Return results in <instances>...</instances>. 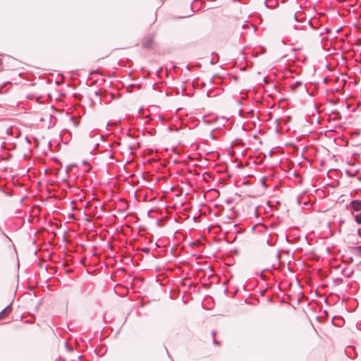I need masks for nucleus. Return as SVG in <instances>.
<instances>
[{
    "label": "nucleus",
    "mask_w": 361,
    "mask_h": 361,
    "mask_svg": "<svg viewBox=\"0 0 361 361\" xmlns=\"http://www.w3.org/2000/svg\"><path fill=\"white\" fill-rule=\"evenodd\" d=\"M145 252L146 253H149V248H145L142 250Z\"/></svg>",
    "instance_id": "ddd939ff"
},
{
    "label": "nucleus",
    "mask_w": 361,
    "mask_h": 361,
    "mask_svg": "<svg viewBox=\"0 0 361 361\" xmlns=\"http://www.w3.org/2000/svg\"><path fill=\"white\" fill-rule=\"evenodd\" d=\"M37 120L41 123V127L44 128H50L55 126L57 119L54 114H36Z\"/></svg>",
    "instance_id": "7ed1b4c3"
},
{
    "label": "nucleus",
    "mask_w": 361,
    "mask_h": 361,
    "mask_svg": "<svg viewBox=\"0 0 361 361\" xmlns=\"http://www.w3.org/2000/svg\"><path fill=\"white\" fill-rule=\"evenodd\" d=\"M202 120L205 123L213 124L214 128L217 129L220 128V126H224L229 120V118H226L224 116H218L216 114H208L203 115Z\"/></svg>",
    "instance_id": "f257e3e1"
},
{
    "label": "nucleus",
    "mask_w": 361,
    "mask_h": 361,
    "mask_svg": "<svg viewBox=\"0 0 361 361\" xmlns=\"http://www.w3.org/2000/svg\"><path fill=\"white\" fill-rule=\"evenodd\" d=\"M142 111V108H140V109H139V111H138V113H141V111Z\"/></svg>",
    "instance_id": "6ab92c4d"
},
{
    "label": "nucleus",
    "mask_w": 361,
    "mask_h": 361,
    "mask_svg": "<svg viewBox=\"0 0 361 361\" xmlns=\"http://www.w3.org/2000/svg\"><path fill=\"white\" fill-rule=\"evenodd\" d=\"M26 140H27V141L28 142H30V140L28 139V137H26Z\"/></svg>",
    "instance_id": "aec40b11"
},
{
    "label": "nucleus",
    "mask_w": 361,
    "mask_h": 361,
    "mask_svg": "<svg viewBox=\"0 0 361 361\" xmlns=\"http://www.w3.org/2000/svg\"><path fill=\"white\" fill-rule=\"evenodd\" d=\"M207 96L208 97H213V95H212V92H207Z\"/></svg>",
    "instance_id": "4468645a"
},
{
    "label": "nucleus",
    "mask_w": 361,
    "mask_h": 361,
    "mask_svg": "<svg viewBox=\"0 0 361 361\" xmlns=\"http://www.w3.org/2000/svg\"><path fill=\"white\" fill-rule=\"evenodd\" d=\"M167 114H158V117H159V119L161 120V121H164L166 120V116Z\"/></svg>",
    "instance_id": "f8f14e48"
},
{
    "label": "nucleus",
    "mask_w": 361,
    "mask_h": 361,
    "mask_svg": "<svg viewBox=\"0 0 361 361\" xmlns=\"http://www.w3.org/2000/svg\"><path fill=\"white\" fill-rule=\"evenodd\" d=\"M215 334H216V332H215V331H213V332H212V335H213V336H215Z\"/></svg>",
    "instance_id": "412c9836"
},
{
    "label": "nucleus",
    "mask_w": 361,
    "mask_h": 361,
    "mask_svg": "<svg viewBox=\"0 0 361 361\" xmlns=\"http://www.w3.org/2000/svg\"><path fill=\"white\" fill-rule=\"evenodd\" d=\"M325 115L328 116L327 120L329 121V119H331V118L335 119L338 114H325Z\"/></svg>",
    "instance_id": "9b49d317"
},
{
    "label": "nucleus",
    "mask_w": 361,
    "mask_h": 361,
    "mask_svg": "<svg viewBox=\"0 0 361 361\" xmlns=\"http://www.w3.org/2000/svg\"><path fill=\"white\" fill-rule=\"evenodd\" d=\"M302 16L303 13L301 12H296L294 13V19L298 22V24L294 25V29L305 30H307V28L312 29L310 25V20H307L306 18L302 17Z\"/></svg>",
    "instance_id": "f03ea898"
},
{
    "label": "nucleus",
    "mask_w": 361,
    "mask_h": 361,
    "mask_svg": "<svg viewBox=\"0 0 361 361\" xmlns=\"http://www.w3.org/2000/svg\"><path fill=\"white\" fill-rule=\"evenodd\" d=\"M354 217L355 222L358 224H361V213L355 214Z\"/></svg>",
    "instance_id": "9d476101"
},
{
    "label": "nucleus",
    "mask_w": 361,
    "mask_h": 361,
    "mask_svg": "<svg viewBox=\"0 0 361 361\" xmlns=\"http://www.w3.org/2000/svg\"><path fill=\"white\" fill-rule=\"evenodd\" d=\"M238 113H239V114H241V113H244V112H243V111L242 109H239V110H238Z\"/></svg>",
    "instance_id": "dca6fc26"
},
{
    "label": "nucleus",
    "mask_w": 361,
    "mask_h": 361,
    "mask_svg": "<svg viewBox=\"0 0 361 361\" xmlns=\"http://www.w3.org/2000/svg\"><path fill=\"white\" fill-rule=\"evenodd\" d=\"M353 253L354 255L361 257V245L360 246L354 247L353 248Z\"/></svg>",
    "instance_id": "1a4fd4ad"
},
{
    "label": "nucleus",
    "mask_w": 361,
    "mask_h": 361,
    "mask_svg": "<svg viewBox=\"0 0 361 361\" xmlns=\"http://www.w3.org/2000/svg\"><path fill=\"white\" fill-rule=\"evenodd\" d=\"M79 117L73 116V114H65L63 122L67 128H75L79 125Z\"/></svg>",
    "instance_id": "20e7f679"
},
{
    "label": "nucleus",
    "mask_w": 361,
    "mask_h": 361,
    "mask_svg": "<svg viewBox=\"0 0 361 361\" xmlns=\"http://www.w3.org/2000/svg\"><path fill=\"white\" fill-rule=\"evenodd\" d=\"M350 205L352 207L353 211L361 212V200H353L350 202Z\"/></svg>",
    "instance_id": "0eeeda50"
},
{
    "label": "nucleus",
    "mask_w": 361,
    "mask_h": 361,
    "mask_svg": "<svg viewBox=\"0 0 361 361\" xmlns=\"http://www.w3.org/2000/svg\"><path fill=\"white\" fill-rule=\"evenodd\" d=\"M153 42H154L153 36L152 35H147V36L144 37L142 40V46L144 48L151 49V48H152Z\"/></svg>",
    "instance_id": "423d86ee"
},
{
    "label": "nucleus",
    "mask_w": 361,
    "mask_h": 361,
    "mask_svg": "<svg viewBox=\"0 0 361 361\" xmlns=\"http://www.w3.org/2000/svg\"><path fill=\"white\" fill-rule=\"evenodd\" d=\"M214 343L215 345H219V342L217 341H216V340H214Z\"/></svg>",
    "instance_id": "2eb2a0df"
},
{
    "label": "nucleus",
    "mask_w": 361,
    "mask_h": 361,
    "mask_svg": "<svg viewBox=\"0 0 361 361\" xmlns=\"http://www.w3.org/2000/svg\"><path fill=\"white\" fill-rule=\"evenodd\" d=\"M293 92H297L298 90L301 92H307L306 86L300 81H297L290 86Z\"/></svg>",
    "instance_id": "39448f33"
},
{
    "label": "nucleus",
    "mask_w": 361,
    "mask_h": 361,
    "mask_svg": "<svg viewBox=\"0 0 361 361\" xmlns=\"http://www.w3.org/2000/svg\"><path fill=\"white\" fill-rule=\"evenodd\" d=\"M357 106H358V107H360V106H361V102H359V103L357 104Z\"/></svg>",
    "instance_id": "a211bd4d"
},
{
    "label": "nucleus",
    "mask_w": 361,
    "mask_h": 361,
    "mask_svg": "<svg viewBox=\"0 0 361 361\" xmlns=\"http://www.w3.org/2000/svg\"><path fill=\"white\" fill-rule=\"evenodd\" d=\"M247 113L251 114V113H254V111H253V110H251V111H247Z\"/></svg>",
    "instance_id": "f3484780"
},
{
    "label": "nucleus",
    "mask_w": 361,
    "mask_h": 361,
    "mask_svg": "<svg viewBox=\"0 0 361 361\" xmlns=\"http://www.w3.org/2000/svg\"><path fill=\"white\" fill-rule=\"evenodd\" d=\"M11 312V307L10 305H8L0 312V318H4L5 315L9 314Z\"/></svg>",
    "instance_id": "6e6552de"
}]
</instances>
